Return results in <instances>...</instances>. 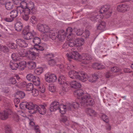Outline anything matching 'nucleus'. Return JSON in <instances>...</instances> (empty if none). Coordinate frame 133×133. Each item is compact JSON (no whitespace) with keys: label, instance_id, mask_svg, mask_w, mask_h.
Segmentation results:
<instances>
[{"label":"nucleus","instance_id":"18","mask_svg":"<svg viewBox=\"0 0 133 133\" xmlns=\"http://www.w3.org/2000/svg\"><path fill=\"white\" fill-rule=\"evenodd\" d=\"M71 87L74 89L80 88L81 87V84L76 81H73L70 83Z\"/></svg>","mask_w":133,"mask_h":133},{"label":"nucleus","instance_id":"38","mask_svg":"<svg viewBox=\"0 0 133 133\" xmlns=\"http://www.w3.org/2000/svg\"><path fill=\"white\" fill-rule=\"evenodd\" d=\"M0 50L4 53H6L9 52V49L6 46L0 44Z\"/></svg>","mask_w":133,"mask_h":133},{"label":"nucleus","instance_id":"63","mask_svg":"<svg viewBox=\"0 0 133 133\" xmlns=\"http://www.w3.org/2000/svg\"><path fill=\"white\" fill-rule=\"evenodd\" d=\"M39 90L42 93H43L44 92L45 90L44 87L43 85L40 86L39 88Z\"/></svg>","mask_w":133,"mask_h":133},{"label":"nucleus","instance_id":"29","mask_svg":"<svg viewBox=\"0 0 133 133\" xmlns=\"http://www.w3.org/2000/svg\"><path fill=\"white\" fill-rule=\"evenodd\" d=\"M10 65V68L12 70H16L18 66V64L14 61H11Z\"/></svg>","mask_w":133,"mask_h":133},{"label":"nucleus","instance_id":"10","mask_svg":"<svg viewBox=\"0 0 133 133\" xmlns=\"http://www.w3.org/2000/svg\"><path fill=\"white\" fill-rule=\"evenodd\" d=\"M66 32H65L63 30H60L58 33L56 37V38H57L59 41L61 42L63 41L65 39L66 37Z\"/></svg>","mask_w":133,"mask_h":133},{"label":"nucleus","instance_id":"44","mask_svg":"<svg viewBox=\"0 0 133 133\" xmlns=\"http://www.w3.org/2000/svg\"><path fill=\"white\" fill-rule=\"evenodd\" d=\"M33 49L36 50L37 51H42L44 50V49L42 46L38 45L36 46H34V48Z\"/></svg>","mask_w":133,"mask_h":133},{"label":"nucleus","instance_id":"1","mask_svg":"<svg viewBox=\"0 0 133 133\" xmlns=\"http://www.w3.org/2000/svg\"><path fill=\"white\" fill-rule=\"evenodd\" d=\"M20 5L23 10V18L25 21H27L29 19L30 11L32 14H34L36 11L34 4L32 2H30L27 4L25 2H22L20 3Z\"/></svg>","mask_w":133,"mask_h":133},{"label":"nucleus","instance_id":"11","mask_svg":"<svg viewBox=\"0 0 133 133\" xmlns=\"http://www.w3.org/2000/svg\"><path fill=\"white\" fill-rule=\"evenodd\" d=\"M130 9L129 6L125 4L120 5L118 6L117 10L119 12H124L129 11Z\"/></svg>","mask_w":133,"mask_h":133},{"label":"nucleus","instance_id":"26","mask_svg":"<svg viewBox=\"0 0 133 133\" xmlns=\"http://www.w3.org/2000/svg\"><path fill=\"white\" fill-rule=\"evenodd\" d=\"M74 95L77 98L80 97L82 96L84 94V92L81 89L76 90L74 92Z\"/></svg>","mask_w":133,"mask_h":133},{"label":"nucleus","instance_id":"35","mask_svg":"<svg viewBox=\"0 0 133 133\" xmlns=\"http://www.w3.org/2000/svg\"><path fill=\"white\" fill-rule=\"evenodd\" d=\"M96 16V13H92L91 14L88 15V17L92 21L95 22L97 20Z\"/></svg>","mask_w":133,"mask_h":133},{"label":"nucleus","instance_id":"9","mask_svg":"<svg viewBox=\"0 0 133 133\" xmlns=\"http://www.w3.org/2000/svg\"><path fill=\"white\" fill-rule=\"evenodd\" d=\"M72 29L70 27L66 29V35H68L67 36V40L70 42L72 41L74 42L75 39V35L72 34Z\"/></svg>","mask_w":133,"mask_h":133},{"label":"nucleus","instance_id":"5","mask_svg":"<svg viewBox=\"0 0 133 133\" xmlns=\"http://www.w3.org/2000/svg\"><path fill=\"white\" fill-rule=\"evenodd\" d=\"M19 14L22 15L23 18V15L24 14L23 10L20 5L17 7L16 10H13L10 13V17H12L13 19L16 17Z\"/></svg>","mask_w":133,"mask_h":133},{"label":"nucleus","instance_id":"50","mask_svg":"<svg viewBox=\"0 0 133 133\" xmlns=\"http://www.w3.org/2000/svg\"><path fill=\"white\" fill-rule=\"evenodd\" d=\"M49 90L52 92H54L56 91V87L53 84H50L49 85Z\"/></svg>","mask_w":133,"mask_h":133},{"label":"nucleus","instance_id":"48","mask_svg":"<svg viewBox=\"0 0 133 133\" xmlns=\"http://www.w3.org/2000/svg\"><path fill=\"white\" fill-rule=\"evenodd\" d=\"M43 68L42 67L37 68L35 71V73L37 75H39L43 71Z\"/></svg>","mask_w":133,"mask_h":133},{"label":"nucleus","instance_id":"51","mask_svg":"<svg viewBox=\"0 0 133 133\" xmlns=\"http://www.w3.org/2000/svg\"><path fill=\"white\" fill-rule=\"evenodd\" d=\"M8 82L10 84H15L17 81L16 79L13 77H11L8 80Z\"/></svg>","mask_w":133,"mask_h":133},{"label":"nucleus","instance_id":"45","mask_svg":"<svg viewBox=\"0 0 133 133\" xmlns=\"http://www.w3.org/2000/svg\"><path fill=\"white\" fill-rule=\"evenodd\" d=\"M115 76L114 74L111 71V70L110 71L107 72L105 75V77L107 78L112 77Z\"/></svg>","mask_w":133,"mask_h":133},{"label":"nucleus","instance_id":"4","mask_svg":"<svg viewBox=\"0 0 133 133\" xmlns=\"http://www.w3.org/2000/svg\"><path fill=\"white\" fill-rule=\"evenodd\" d=\"M112 10L109 8L107 5L102 6L99 11V14H97L96 13V19H102L103 16H105L106 18L109 17L111 15Z\"/></svg>","mask_w":133,"mask_h":133},{"label":"nucleus","instance_id":"22","mask_svg":"<svg viewBox=\"0 0 133 133\" xmlns=\"http://www.w3.org/2000/svg\"><path fill=\"white\" fill-rule=\"evenodd\" d=\"M67 105V104L65 105L63 104H61L59 105L58 109L60 112L61 114H64L66 113L67 110H69L68 109V107Z\"/></svg>","mask_w":133,"mask_h":133},{"label":"nucleus","instance_id":"39","mask_svg":"<svg viewBox=\"0 0 133 133\" xmlns=\"http://www.w3.org/2000/svg\"><path fill=\"white\" fill-rule=\"evenodd\" d=\"M106 25L105 22L103 21L101 22L97 26V29L100 30H103L105 28Z\"/></svg>","mask_w":133,"mask_h":133},{"label":"nucleus","instance_id":"41","mask_svg":"<svg viewBox=\"0 0 133 133\" xmlns=\"http://www.w3.org/2000/svg\"><path fill=\"white\" fill-rule=\"evenodd\" d=\"M111 70V71L114 74V73L120 71H121V69L118 67L115 66L112 68Z\"/></svg>","mask_w":133,"mask_h":133},{"label":"nucleus","instance_id":"57","mask_svg":"<svg viewBox=\"0 0 133 133\" xmlns=\"http://www.w3.org/2000/svg\"><path fill=\"white\" fill-rule=\"evenodd\" d=\"M100 64L97 63H95L93 64L92 67L94 69H100V67H99Z\"/></svg>","mask_w":133,"mask_h":133},{"label":"nucleus","instance_id":"3","mask_svg":"<svg viewBox=\"0 0 133 133\" xmlns=\"http://www.w3.org/2000/svg\"><path fill=\"white\" fill-rule=\"evenodd\" d=\"M79 103L83 107L88 105L92 106L95 103L94 101L90 94H85L81 97V98L79 100Z\"/></svg>","mask_w":133,"mask_h":133},{"label":"nucleus","instance_id":"59","mask_svg":"<svg viewBox=\"0 0 133 133\" xmlns=\"http://www.w3.org/2000/svg\"><path fill=\"white\" fill-rule=\"evenodd\" d=\"M11 57L13 61H16L17 60V54L14 53H13L11 55Z\"/></svg>","mask_w":133,"mask_h":133},{"label":"nucleus","instance_id":"8","mask_svg":"<svg viewBox=\"0 0 133 133\" xmlns=\"http://www.w3.org/2000/svg\"><path fill=\"white\" fill-rule=\"evenodd\" d=\"M12 114V112L10 110L3 111L0 112V119L5 120L7 119L10 115Z\"/></svg>","mask_w":133,"mask_h":133},{"label":"nucleus","instance_id":"28","mask_svg":"<svg viewBox=\"0 0 133 133\" xmlns=\"http://www.w3.org/2000/svg\"><path fill=\"white\" fill-rule=\"evenodd\" d=\"M62 89L65 92H67L69 90L70 87H71L70 84L68 82H65V83L62 85Z\"/></svg>","mask_w":133,"mask_h":133},{"label":"nucleus","instance_id":"7","mask_svg":"<svg viewBox=\"0 0 133 133\" xmlns=\"http://www.w3.org/2000/svg\"><path fill=\"white\" fill-rule=\"evenodd\" d=\"M35 107L36 110L38 111L40 114L44 115L45 114L46 112V108L47 107L46 105L45 104L39 105V106L36 105Z\"/></svg>","mask_w":133,"mask_h":133},{"label":"nucleus","instance_id":"60","mask_svg":"<svg viewBox=\"0 0 133 133\" xmlns=\"http://www.w3.org/2000/svg\"><path fill=\"white\" fill-rule=\"evenodd\" d=\"M73 49H72V51L71 52L68 53L66 55L68 58L73 59V55L72 54L73 51Z\"/></svg>","mask_w":133,"mask_h":133},{"label":"nucleus","instance_id":"33","mask_svg":"<svg viewBox=\"0 0 133 133\" xmlns=\"http://www.w3.org/2000/svg\"><path fill=\"white\" fill-rule=\"evenodd\" d=\"M26 62L24 61H22L19 63V65H18V69L19 70H23L26 66Z\"/></svg>","mask_w":133,"mask_h":133},{"label":"nucleus","instance_id":"55","mask_svg":"<svg viewBox=\"0 0 133 133\" xmlns=\"http://www.w3.org/2000/svg\"><path fill=\"white\" fill-rule=\"evenodd\" d=\"M5 130L6 133H13L11 128L9 125H6L5 127Z\"/></svg>","mask_w":133,"mask_h":133},{"label":"nucleus","instance_id":"62","mask_svg":"<svg viewBox=\"0 0 133 133\" xmlns=\"http://www.w3.org/2000/svg\"><path fill=\"white\" fill-rule=\"evenodd\" d=\"M83 32L82 30L81 29H78L77 30L76 32V34L78 36L81 35L83 34Z\"/></svg>","mask_w":133,"mask_h":133},{"label":"nucleus","instance_id":"56","mask_svg":"<svg viewBox=\"0 0 133 133\" xmlns=\"http://www.w3.org/2000/svg\"><path fill=\"white\" fill-rule=\"evenodd\" d=\"M101 118L103 119V121L106 123H108L109 122V119L108 118V117L105 115L104 114H103Z\"/></svg>","mask_w":133,"mask_h":133},{"label":"nucleus","instance_id":"42","mask_svg":"<svg viewBox=\"0 0 133 133\" xmlns=\"http://www.w3.org/2000/svg\"><path fill=\"white\" fill-rule=\"evenodd\" d=\"M36 76L31 74H28L26 76L27 79L30 81L32 82L35 78Z\"/></svg>","mask_w":133,"mask_h":133},{"label":"nucleus","instance_id":"37","mask_svg":"<svg viewBox=\"0 0 133 133\" xmlns=\"http://www.w3.org/2000/svg\"><path fill=\"white\" fill-rule=\"evenodd\" d=\"M72 41H71L70 42H68V43H65L63 45V48L64 49H66L69 48V46L73 47V45L72 43Z\"/></svg>","mask_w":133,"mask_h":133},{"label":"nucleus","instance_id":"32","mask_svg":"<svg viewBox=\"0 0 133 133\" xmlns=\"http://www.w3.org/2000/svg\"><path fill=\"white\" fill-rule=\"evenodd\" d=\"M58 81L59 84L60 85H62L65 83L66 82V78L63 75H60L59 77Z\"/></svg>","mask_w":133,"mask_h":133},{"label":"nucleus","instance_id":"58","mask_svg":"<svg viewBox=\"0 0 133 133\" xmlns=\"http://www.w3.org/2000/svg\"><path fill=\"white\" fill-rule=\"evenodd\" d=\"M48 64L50 66L54 65L56 63V61L54 59H50L49 60L48 62Z\"/></svg>","mask_w":133,"mask_h":133},{"label":"nucleus","instance_id":"20","mask_svg":"<svg viewBox=\"0 0 133 133\" xmlns=\"http://www.w3.org/2000/svg\"><path fill=\"white\" fill-rule=\"evenodd\" d=\"M16 43L21 47H25L28 46V44L25 41L21 39H17L16 40Z\"/></svg>","mask_w":133,"mask_h":133},{"label":"nucleus","instance_id":"34","mask_svg":"<svg viewBox=\"0 0 133 133\" xmlns=\"http://www.w3.org/2000/svg\"><path fill=\"white\" fill-rule=\"evenodd\" d=\"M27 65L28 68L30 69H35L36 65L35 62L33 61L28 62Z\"/></svg>","mask_w":133,"mask_h":133},{"label":"nucleus","instance_id":"64","mask_svg":"<svg viewBox=\"0 0 133 133\" xmlns=\"http://www.w3.org/2000/svg\"><path fill=\"white\" fill-rule=\"evenodd\" d=\"M67 121V118L65 116H64L62 117V118L61 120L60 121L62 122L63 123H65Z\"/></svg>","mask_w":133,"mask_h":133},{"label":"nucleus","instance_id":"47","mask_svg":"<svg viewBox=\"0 0 133 133\" xmlns=\"http://www.w3.org/2000/svg\"><path fill=\"white\" fill-rule=\"evenodd\" d=\"M16 95L21 98H23L25 96V93L22 91H18L16 93Z\"/></svg>","mask_w":133,"mask_h":133},{"label":"nucleus","instance_id":"30","mask_svg":"<svg viewBox=\"0 0 133 133\" xmlns=\"http://www.w3.org/2000/svg\"><path fill=\"white\" fill-rule=\"evenodd\" d=\"M15 30L18 31H21L23 28L22 24L20 22H18L16 23L15 26Z\"/></svg>","mask_w":133,"mask_h":133},{"label":"nucleus","instance_id":"17","mask_svg":"<svg viewBox=\"0 0 133 133\" xmlns=\"http://www.w3.org/2000/svg\"><path fill=\"white\" fill-rule=\"evenodd\" d=\"M78 103L76 102H73L72 104L70 103L67 104L68 109L69 110L73 111L74 109L77 108L79 107V104Z\"/></svg>","mask_w":133,"mask_h":133},{"label":"nucleus","instance_id":"27","mask_svg":"<svg viewBox=\"0 0 133 133\" xmlns=\"http://www.w3.org/2000/svg\"><path fill=\"white\" fill-rule=\"evenodd\" d=\"M2 4L5 5V7L6 9L8 10H10L12 9L14 7V5L12 3L9 2L4 3H2Z\"/></svg>","mask_w":133,"mask_h":133},{"label":"nucleus","instance_id":"15","mask_svg":"<svg viewBox=\"0 0 133 133\" xmlns=\"http://www.w3.org/2000/svg\"><path fill=\"white\" fill-rule=\"evenodd\" d=\"M22 32L24 35V38L25 39L29 40L32 38L34 37L33 34L29 32L26 29H24Z\"/></svg>","mask_w":133,"mask_h":133},{"label":"nucleus","instance_id":"49","mask_svg":"<svg viewBox=\"0 0 133 133\" xmlns=\"http://www.w3.org/2000/svg\"><path fill=\"white\" fill-rule=\"evenodd\" d=\"M6 45L9 48L13 49H15L17 47L16 45L14 43H7Z\"/></svg>","mask_w":133,"mask_h":133},{"label":"nucleus","instance_id":"54","mask_svg":"<svg viewBox=\"0 0 133 133\" xmlns=\"http://www.w3.org/2000/svg\"><path fill=\"white\" fill-rule=\"evenodd\" d=\"M5 130L6 133H13L11 128L9 125H6L5 127Z\"/></svg>","mask_w":133,"mask_h":133},{"label":"nucleus","instance_id":"53","mask_svg":"<svg viewBox=\"0 0 133 133\" xmlns=\"http://www.w3.org/2000/svg\"><path fill=\"white\" fill-rule=\"evenodd\" d=\"M30 21L32 23L35 24L36 23L37 19L35 16H32L30 18Z\"/></svg>","mask_w":133,"mask_h":133},{"label":"nucleus","instance_id":"6","mask_svg":"<svg viewBox=\"0 0 133 133\" xmlns=\"http://www.w3.org/2000/svg\"><path fill=\"white\" fill-rule=\"evenodd\" d=\"M56 76L54 74H51L48 72L45 75V80L48 82H54L56 81Z\"/></svg>","mask_w":133,"mask_h":133},{"label":"nucleus","instance_id":"52","mask_svg":"<svg viewBox=\"0 0 133 133\" xmlns=\"http://www.w3.org/2000/svg\"><path fill=\"white\" fill-rule=\"evenodd\" d=\"M32 95L34 96H36L39 94L38 91L36 89H34L32 90Z\"/></svg>","mask_w":133,"mask_h":133},{"label":"nucleus","instance_id":"14","mask_svg":"<svg viewBox=\"0 0 133 133\" xmlns=\"http://www.w3.org/2000/svg\"><path fill=\"white\" fill-rule=\"evenodd\" d=\"M69 76L71 78L73 79H78L80 76V74L75 70H72L69 72Z\"/></svg>","mask_w":133,"mask_h":133},{"label":"nucleus","instance_id":"43","mask_svg":"<svg viewBox=\"0 0 133 133\" xmlns=\"http://www.w3.org/2000/svg\"><path fill=\"white\" fill-rule=\"evenodd\" d=\"M26 90L27 91H30L33 89V85L31 83H29L26 84Z\"/></svg>","mask_w":133,"mask_h":133},{"label":"nucleus","instance_id":"16","mask_svg":"<svg viewBox=\"0 0 133 133\" xmlns=\"http://www.w3.org/2000/svg\"><path fill=\"white\" fill-rule=\"evenodd\" d=\"M59 106V104L58 102H54L50 105V110L51 111H55L58 109Z\"/></svg>","mask_w":133,"mask_h":133},{"label":"nucleus","instance_id":"19","mask_svg":"<svg viewBox=\"0 0 133 133\" xmlns=\"http://www.w3.org/2000/svg\"><path fill=\"white\" fill-rule=\"evenodd\" d=\"M36 105H34L32 102H30L27 103L26 105H25V106L26 108L29 110H34V111L32 112V114H33L36 113V107H35Z\"/></svg>","mask_w":133,"mask_h":133},{"label":"nucleus","instance_id":"12","mask_svg":"<svg viewBox=\"0 0 133 133\" xmlns=\"http://www.w3.org/2000/svg\"><path fill=\"white\" fill-rule=\"evenodd\" d=\"M27 58L29 59L34 60L35 59L36 57L37 56V54L35 52L32 51L30 49L26 51Z\"/></svg>","mask_w":133,"mask_h":133},{"label":"nucleus","instance_id":"36","mask_svg":"<svg viewBox=\"0 0 133 133\" xmlns=\"http://www.w3.org/2000/svg\"><path fill=\"white\" fill-rule=\"evenodd\" d=\"M32 42L35 44L34 46L38 45L41 42L40 38L37 37H33Z\"/></svg>","mask_w":133,"mask_h":133},{"label":"nucleus","instance_id":"31","mask_svg":"<svg viewBox=\"0 0 133 133\" xmlns=\"http://www.w3.org/2000/svg\"><path fill=\"white\" fill-rule=\"evenodd\" d=\"M82 60L89 61L92 59L91 56L88 54H82Z\"/></svg>","mask_w":133,"mask_h":133},{"label":"nucleus","instance_id":"25","mask_svg":"<svg viewBox=\"0 0 133 133\" xmlns=\"http://www.w3.org/2000/svg\"><path fill=\"white\" fill-rule=\"evenodd\" d=\"M87 114L90 116H95L97 115V113L94 110L90 108H87L85 110Z\"/></svg>","mask_w":133,"mask_h":133},{"label":"nucleus","instance_id":"13","mask_svg":"<svg viewBox=\"0 0 133 133\" xmlns=\"http://www.w3.org/2000/svg\"><path fill=\"white\" fill-rule=\"evenodd\" d=\"M72 42L73 46L81 47L84 43V39L81 38L75 39L74 42Z\"/></svg>","mask_w":133,"mask_h":133},{"label":"nucleus","instance_id":"2","mask_svg":"<svg viewBox=\"0 0 133 133\" xmlns=\"http://www.w3.org/2000/svg\"><path fill=\"white\" fill-rule=\"evenodd\" d=\"M38 29L41 33L45 35L47 37L51 38L53 40L56 39L55 31L50 30L49 27L45 24H39L37 25Z\"/></svg>","mask_w":133,"mask_h":133},{"label":"nucleus","instance_id":"61","mask_svg":"<svg viewBox=\"0 0 133 133\" xmlns=\"http://www.w3.org/2000/svg\"><path fill=\"white\" fill-rule=\"evenodd\" d=\"M4 20L5 21L10 22L13 20V18L11 17H7L4 18Z\"/></svg>","mask_w":133,"mask_h":133},{"label":"nucleus","instance_id":"23","mask_svg":"<svg viewBox=\"0 0 133 133\" xmlns=\"http://www.w3.org/2000/svg\"><path fill=\"white\" fill-rule=\"evenodd\" d=\"M98 78V74L97 73L90 75L89 77V81L91 82H95Z\"/></svg>","mask_w":133,"mask_h":133},{"label":"nucleus","instance_id":"46","mask_svg":"<svg viewBox=\"0 0 133 133\" xmlns=\"http://www.w3.org/2000/svg\"><path fill=\"white\" fill-rule=\"evenodd\" d=\"M24 50L23 49H21L20 51H18V53L21 57H26L27 55L26 51L25 52Z\"/></svg>","mask_w":133,"mask_h":133},{"label":"nucleus","instance_id":"21","mask_svg":"<svg viewBox=\"0 0 133 133\" xmlns=\"http://www.w3.org/2000/svg\"><path fill=\"white\" fill-rule=\"evenodd\" d=\"M89 79V77L88 75L85 73L83 72H82L80 73V76L79 80L82 82H84Z\"/></svg>","mask_w":133,"mask_h":133},{"label":"nucleus","instance_id":"40","mask_svg":"<svg viewBox=\"0 0 133 133\" xmlns=\"http://www.w3.org/2000/svg\"><path fill=\"white\" fill-rule=\"evenodd\" d=\"M32 82L33 84L36 86H39L40 84L39 78L38 77L36 76Z\"/></svg>","mask_w":133,"mask_h":133},{"label":"nucleus","instance_id":"24","mask_svg":"<svg viewBox=\"0 0 133 133\" xmlns=\"http://www.w3.org/2000/svg\"><path fill=\"white\" fill-rule=\"evenodd\" d=\"M73 59L76 60L80 61L82 60V54L80 55L77 52L74 51H73Z\"/></svg>","mask_w":133,"mask_h":133}]
</instances>
